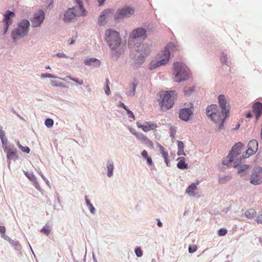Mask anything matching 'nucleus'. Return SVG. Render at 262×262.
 <instances>
[{"instance_id":"nucleus-5","label":"nucleus","mask_w":262,"mask_h":262,"mask_svg":"<svg viewBox=\"0 0 262 262\" xmlns=\"http://www.w3.org/2000/svg\"><path fill=\"white\" fill-rule=\"evenodd\" d=\"M30 27V21L26 19H21L18 21L11 32V37L14 42H16L19 39L28 35Z\"/></svg>"},{"instance_id":"nucleus-39","label":"nucleus","mask_w":262,"mask_h":262,"mask_svg":"<svg viewBox=\"0 0 262 262\" xmlns=\"http://www.w3.org/2000/svg\"><path fill=\"white\" fill-rule=\"evenodd\" d=\"M135 136L139 140L142 141L143 143L147 138V137H146L144 135L140 133L135 134Z\"/></svg>"},{"instance_id":"nucleus-31","label":"nucleus","mask_w":262,"mask_h":262,"mask_svg":"<svg viewBox=\"0 0 262 262\" xmlns=\"http://www.w3.org/2000/svg\"><path fill=\"white\" fill-rule=\"evenodd\" d=\"M52 227L48 224H46L41 229L40 232L43 233L46 235L48 236L50 231H51Z\"/></svg>"},{"instance_id":"nucleus-40","label":"nucleus","mask_w":262,"mask_h":262,"mask_svg":"<svg viewBox=\"0 0 262 262\" xmlns=\"http://www.w3.org/2000/svg\"><path fill=\"white\" fill-rule=\"evenodd\" d=\"M45 124L48 127H51L53 125L54 121L52 119L48 118L46 119Z\"/></svg>"},{"instance_id":"nucleus-27","label":"nucleus","mask_w":262,"mask_h":262,"mask_svg":"<svg viewBox=\"0 0 262 262\" xmlns=\"http://www.w3.org/2000/svg\"><path fill=\"white\" fill-rule=\"evenodd\" d=\"M164 50L168 51V53L170 55L171 53H173L178 51V48L174 43L169 42L166 45Z\"/></svg>"},{"instance_id":"nucleus-8","label":"nucleus","mask_w":262,"mask_h":262,"mask_svg":"<svg viewBox=\"0 0 262 262\" xmlns=\"http://www.w3.org/2000/svg\"><path fill=\"white\" fill-rule=\"evenodd\" d=\"M135 13V9L132 7L125 6L119 8L114 15V19L119 21L127 19L130 17Z\"/></svg>"},{"instance_id":"nucleus-58","label":"nucleus","mask_w":262,"mask_h":262,"mask_svg":"<svg viewBox=\"0 0 262 262\" xmlns=\"http://www.w3.org/2000/svg\"><path fill=\"white\" fill-rule=\"evenodd\" d=\"M141 155H142V156L144 158H145V159H146V158H148V157H149V156H148V153H147V152L145 150H143V151L142 152V153H141Z\"/></svg>"},{"instance_id":"nucleus-7","label":"nucleus","mask_w":262,"mask_h":262,"mask_svg":"<svg viewBox=\"0 0 262 262\" xmlns=\"http://www.w3.org/2000/svg\"><path fill=\"white\" fill-rule=\"evenodd\" d=\"M174 93V91L161 92L158 94L160 97L158 101L160 102V106L162 111H166L172 106L174 100L172 95Z\"/></svg>"},{"instance_id":"nucleus-23","label":"nucleus","mask_w":262,"mask_h":262,"mask_svg":"<svg viewBox=\"0 0 262 262\" xmlns=\"http://www.w3.org/2000/svg\"><path fill=\"white\" fill-rule=\"evenodd\" d=\"M253 112L255 115V118L257 120L262 115V104L259 102L255 103L253 105Z\"/></svg>"},{"instance_id":"nucleus-25","label":"nucleus","mask_w":262,"mask_h":262,"mask_svg":"<svg viewBox=\"0 0 262 262\" xmlns=\"http://www.w3.org/2000/svg\"><path fill=\"white\" fill-rule=\"evenodd\" d=\"M114 162L112 159H108L106 162L107 176L111 178L114 175Z\"/></svg>"},{"instance_id":"nucleus-38","label":"nucleus","mask_w":262,"mask_h":262,"mask_svg":"<svg viewBox=\"0 0 262 262\" xmlns=\"http://www.w3.org/2000/svg\"><path fill=\"white\" fill-rule=\"evenodd\" d=\"M67 78H68L69 79L73 81H74L75 82H76L77 84H78L79 85H82L83 84V81L82 80H79V79H76V78H74L73 77H72V76H67L66 77Z\"/></svg>"},{"instance_id":"nucleus-30","label":"nucleus","mask_w":262,"mask_h":262,"mask_svg":"<svg viewBox=\"0 0 262 262\" xmlns=\"http://www.w3.org/2000/svg\"><path fill=\"white\" fill-rule=\"evenodd\" d=\"M228 59V56L227 53H225V52H222L220 56V60L222 64L229 66Z\"/></svg>"},{"instance_id":"nucleus-52","label":"nucleus","mask_w":262,"mask_h":262,"mask_svg":"<svg viewBox=\"0 0 262 262\" xmlns=\"http://www.w3.org/2000/svg\"><path fill=\"white\" fill-rule=\"evenodd\" d=\"M88 207L90 210V212L92 214H94L96 212V209H95V207L93 206V205H92V204L88 206Z\"/></svg>"},{"instance_id":"nucleus-11","label":"nucleus","mask_w":262,"mask_h":262,"mask_svg":"<svg viewBox=\"0 0 262 262\" xmlns=\"http://www.w3.org/2000/svg\"><path fill=\"white\" fill-rule=\"evenodd\" d=\"M114 10L105 9L103 10L98 18V24L100 26H104L113 16Z\"/></svg>"},{"instance_id":"nucleus-43","label":"nucleus","mask_w":262,"mask_h":262,"mask_svg":"<svg viewBox=\"0 0 262 262\" xmlns=\"http://www.w3.org/2000/svg\"><path fill=\"white\" fill-rule=\"evenodd\" d=\"M42 78H57L58 77L50 73H44L41 75Z\"/></svg>"},{"instance_id":"nucleus-2","label":"nucleus","mask_w":262,"mask_h":262,"mask_svg":"<svg viewBox=\"0 0 262 262\" xmlns=\"http://www.w3.org/2000/svg\"><path fill=\"white\" fill-rule=\"evenodd\" d=\"M104 38L110 49L111 58L117 60L126 50L125 42L121 40L119 32L112 29L106 30Z\"/></svg>"},{"instance_id":"nucleus-51","label":"nucleus","mask_w":262,"mask_h":262,"mask_svg":"<svg viewBox=\"0 0 262 262\" xmlns=\"http://www.w3.org/2000/svg\"><path fill=\"white\" fill-rule=\"evenodd\" d=\"M250 154H251V151H248V152H247V150L243 153V155L242 156V157H240L239 158H242V160L243 159H246V158H249L250 156H252V155H250Z\"/></svg>"},{"instance_id":"nucleus-45","label":"nucleus","mask_w":262,"mask_h":262,"mask_svg":"<svg viewBox=\"0 0 262 262\" xmlns=\"http://www.w3.org/2000/svg\"><path fill=\"white\" fill-rule=\"evenodd\" d=\"M177 132V128L174 126H170V136L172 138H174V136L176 135Z\"/></svg>"},{"instance_id":"nucleus-21","label":"nucleus","mask_w":262,"mask_h":262,"mask_svg":"<svg viewBox=\"0 0 262 262\" xmlns=\"http://www.w3.org/2000/svg\"><path fill=\"white\" fill-rule=\"evenodd\" d=\"M243 147V144L241 142L236 143L232 148L231 150L229 152L231 156L235 158L237 157L241 152V148Z\"/></svg>"},{"instance_id":"nucleus-4","label":"nucleus","mask_w":262,"mask_h":262,"mask_svg":"<svg viewBox=\"0 0 262 262\" xmlns=\"http://www.w3.org/2000/svg\"><path fill=\"white\" fill-rule=\"evenodd\" d=\"M173 80L181 82L188 80L190 77V71L187 66L181 62H174L173 64Z\"/></svg>"},{"instance_id":"nucleus-1","label":"nucleus","mask_w":262,"mask_h":262,"mask_svg":"<svg viewBox=\"0 0 262 262\" xmlns=\"http://www.w3.org/2000/svg\"><path fill=\"white\" fill-rule=\"evenodd\" d=\"M218 101L221 111L216 104H211L206 108V115L215 124L219 125V129H221L223 127L224 122L228 116L230 107L227 104L225 96L220 95L218 97Z\"/></svg>"},{"instance_id":"nucleus-53","label":"nucleus","mask_w":262,"mask_h":262,"mask_svg":"<svg viewBox=\"0 0 262 262\" xmlns=\"http://www.w3.org/2000/svg\"><path fill=\"white\" fill-rule=\"evenodd\" d=\"M126 111L127 112L128 117L129 118H133L134 119H135V116H134L133 113L131 111H130L128 108H127V110H126Z\"/></svg>"},{"instance_id":"nucleus-55","label":"nucleus","mask_w":262,"mask_h":262,"mask_svg":"<svg viewBox=\"0 0 262 262\" xmlns=\"http://www.w3.org/2000/svg\"><path fill=\"white\" fill-rule=\"evenodd\" d=\"M178 149H184V143L182 141H178Z\"/></svg>"},{"instance_id":"nucleus-56","label":"nucleus","mask_w":262,"mask_h":262,"mask_svg":"<svg viewBox=\"0 0 262 262\" xmlns=\"http://www.w3.org/2000/svg\"><path fill=\"white\" fill-rule=\"evenodd\" d=\"M5 137V133L4 130H3L2 127L0 126V139L4 138Z\"/></svg>"},{"instance_id":"nucleus-49","label":"nucleus","mask_w":262,"mask_h":262,"mask_svg":"<svg viewBox=\"0 0 262 262\" xmlns=\"http://www.w3.org/2000/svg\"><path fill=\"white\" fill-rule=\"evenodd\" d=\"M256 222L258 224H262V210L259 212L258 215L256 218Z\"/></svg>"},{"instance_id":"nucleus-10","label":"nucleus","mask_w":262,"mask_h":262,"mask_svg":"<svg viewBox=\"0 0 262 262\" xmlns=\"http://www.w3.org/2000/svg\"><path fill=\"white\" fill-rule=\"evenodd\" d=\"M170 55L168 52L163 50L159 54V59L154 63H151L153 68L166 65L169 60Z\"/></svg>"},{"instance_id":"nucleus-54","label":"nucleus","mask_w":262,"mask_h":262,"mask_svg":"<svg viewBox=\"0 0 262 262\" xmlns=\"http://www.w3.org/2000/svg\"><path fill=\"white\" fill-rule=\"evenodd\" d=\"M33 185L34 186V187H35L36 189H37V190H41V188L39 186V183H38L37 180H36L35 181H34L33 182Z\"/></svg>"},{"instance_id":"nucleus-22","label":"nucleus","mask_w":262,"mask_h":262,"mask_svg":"<svg viewBox=\"0 0 262 262\" xmlns=\"http://www.w3.org/2000/svg\"><path fill=\"white\" fill-rule=\"evenodd\" d=\"M84 63L86 66L93 67H99L101 65V61L96 58L91 57L86 58L84 61Z\"/></svg>"},{"instance_id":"nucleus-62","label":"nucleus","mask_w":262,"mask_h":262,"mask_svg":"<svg viewBox=\"0 0 262 262\" xmlns=\"http://www.w3.org/2000/svg\"><path fill=\"white\" fill-rule=\"evenodd\" d=\"M1 236L2 238L8 241L9 242H10V241L11 240V239L9 236H6L5 234H2Z\"/></svg>"},{"instance_id":"nucleus-47","label":"nucleus","mask_w":262,"mask_h":262,"mask_svg":"<svg viewBox=\"0 0 262 262\" xmlns=\"http://www.w3.org/2000/svg\"><path fill=\"white\" fill-rule=\"evenodd\" d=\"M227 233V231L225 228H222L218 230V234L220 236H224Z\"/></svg>"},{"instance_id":"nucleus-32","label":"nucleus","mask_w":262,"mask_h":262,"mask_svg":"<svg viewBox=\"0 0 262 262\" xmlns=\"http://www.w3.org/2000/svg\"><path fill=\"white\" fill-rule=\"evenodd\" d=\"M255 213L256 211L254 209H250L245 212V215L249 219H253L255 216Z\"/></svg>"},{"instance_id":"nucleus-19","label":"nucleus","mask_w":262,"mask_h":262,"mask_svg":"<svg viewBox=\"0 0 262 262\" xmlns=\"http://www.w3.org/2000/svg\"><path fill=\"white\" fill-rule=\"evenodd\" d=\"M137 126L139 128L142 129L145 132H147L150 130H154L157 127L156 123L152 122H145L143 124L137 122Z\"/></svg>"},{"instance_id":"nucleus-9","label":"nucleus","mask_w":262,"mask_h":262,"mask_svg":"<svg viewBox=\"0 0 262 262\" xmlns=\"http://www.w3.org/2000/svg\"><path fill=\"white\" fill-rule=\"evenodd\" d=\"M250 182L254 185H258L262 183V168L260 167L253 169L250 179Z\"/></svg>"},{"instance_id":"nucleus-3","label":"nucleus","mask_w":262,"mask_h":262,"mask_svg":"<svg viewBox=\"0 0 262 262\" xmlns=\"http://www.w3.org/2000/svg\"><path fill=\"white\" fill-rule=\"evenodd\" d=\"M75 2L77 5L68 8L64 12L63 20L65 23H72L77 17L84 16L86 14L82 2L80 0H75Z\"/></svg>"},{"instance_id":"nucleus-57","label":"nucleus","mask_w":262,"mask_h":262,"mask_svg":"<svg viewBox=\"0 0 262 262\" xmlns=\"http://www.w3.org/2000/svg\"><path fill=\"white\" fill-rule=\"evenodd\" d=\"M105 93L108 96L111 94V91L110 89V86L108 85H105L104 88Z\"/></svg>"},{"instance_id":"nucleus-28","label":"nucleus","mask_w":262,"mask_h":262,"mask_svg":"<svg viewBox=\"0 0 262 262\" xmlns=\"http://www.w3.org/2000/svg\"><path fill=\"white\" fill-rule=\"evenodd\" d=\"M179 161L177 166L179 169H186L188 168V164L185 162V158L184 157H179L177 159Z\"/></svg>"},{"instance_id":"nucleus-41","label":"nucleus","mask_w":262,"mask_h":262,"mask_svg":"<svg viewBox=\"0 0 262 262\" xmlns=\"http://www.w3.org/2000/svg\"><path fill=\"white\" fill-rule=\"evenodd\" d=\"M135 252L136 256L138 257H140L143 255V252L140 247H136L135 249Z\"/></svg>"},{"instance_id":"nucleus-64","label":"nucleus","mask_w":262,"mask_h":262,"mask_svg":"<svg viewBox=\"0 0 262 262\" xmlns=\"http://www.w3.org/2000/svg\"><path fill=\"white\" fill-rule=\"evenodd\" d=\"M119 106L122 107L125 111L127 110V109L128 108L127 106H126L123 102H122L121 101L119 103Z\"/></svg>"},{"instance_id":"nucleus-14","label":"nucleus","mask_w":262,"mask_h":262,"mask_svg":"<svg viewBox=\"0 0 262 262\" xmlns=\"http://www.w3.org/2000/svg\"><path fill=\"white\" fill-rule=\"evenodd\" d=\"M199 182L197 181L195 182L191 183L186 189V193L189 196L199 198L201 196L198 192H197V186L199 184Z\"/></svg>"},{"instance_id":"nucleus-13","label":"nucleus","mask_w":262,"mask_h":262,"mask_svg":"<svg viewBox=\"0 0 262 262\" xmlns=\"http://www.w3.org/2000/svg\"><path fill=\"white\" fill-rule=\"evenodd\" d=\"M7 153V158L8 167H10L11 161L16 160L18 159V156L16 154V149L14 148V145H9V148L4 150Z\"/></svg>"},{"instance_id":"nucleus-24","label":"nucleus","mask_w":262,"mask_h":262,"mask_svg":"<svg viewBox=\"0 0 262 262\" xmlns=\"http://www.w3.org/2000/svg\"><path fill=\"white\" fill-rule=\"evenodd\" d=\"M258 149V142L256 140H251L248 144V149H247V152L248 151H251L250 155H253L255 154Z\"/></svg>"},{"instance_id":"nucleus-20","label":"nucleus","mask_w":262,"mask_h":262,"mask_svg":"<svg viewBox=\"0 0 262 262\" xmlns=\"http://www.w3.org/2000/svg\"><path fill=\"white\" fill-rule=\"evenodd\" d=\"M137 83L135 80L129 83L128 87L125 89V94L128 97H133L135 94Z\"/></svg>"},{"instance_id":"nucleus-17","label":"nucleus","mask_w":262,"mask_h":262,"mask_svg":"<svg viewBox=\"0 0 262 262\" xmlns=\"http://www.w3.org/2000/svg\"><path fill=\"white\" fill-rule=\"evenodd\" d=\"M192 114V110L189 108L180 109L179 113L180 118L185 121H188Z\"/></svg>"},{"instance_id":"nucleus-59","label":"nucleus","mask_w":262,"mask_h":262,"mask_svg":"<svg viewBox=\"0 0 262 262\" xmlns=\"http://www.w3.org/2000/svg\"><path fill=\"white\" fill-rule=\"evenodd\" d=\"M147 160V164L151 166L152 164V161L151 158L150 157H148V158L145 159Z\"/></svg>"},{"instance_id":"nucleus-60","label":"nucleus","mask_w":262,"mask_h":262,"mask_svg":"<svg viewBox=\"0 0 262 262\" xmlns=\"http://www.w3.org/2000/svg\"><path fill=\"white\" fill-rule=\"evenodd\" d=\"M158 146L159 148V150L161 154H162L163 152H164V148L163 146H162L161 144L159 143H157Z\"/></svg>"},{"instance_id":"nucleus-63","label":"nucleus","mask_w":262,"mask_h":262,"mask_svg":"<svg viewBox=\"0 0 262 262\" xmlns=\"http://www.w3.org/2000/svg\"><path fill=\"white\" fill-rule=\"evenodd\" d=\"M177 154L178 156H181V155L185 156L186 155V154H185V152L184 151V149H178Z\"/></svg>"},{"instance_id":"nucleus-36","label":"nucleus","mask_w":262,"mask_h":262,"mask_svg":"<svg viewBox=\"0 0 262 262\" xmlns=\"http://www.w3.org/2000/svg\"><path fill=\"white\" fill-rule=\"evenodd\" d=\"M25 175L32 182L37 180L36 177L33 173L25 172Z\"/></svg>"},{"instance_id":"nucleus-61","label":"nucleus","mask_w":262,"mask_h":262,"mask_svg":"<svg viewBox=\"0 0 262 262\" xmlns=\"http://www.w3.org/2000/svg\"><path fill=\"white\" fill-rule=\"evenodd\" d=\"M51 83L52 86H55V87H58L59 82H58V81H56L52 80V81H51Z\"/></svg>"},{"instance_id":"nucleus-48","label":"nucleus","mask_w":262,"mask_h":262,"mask_svg":"<svg viewBox=\"0 0 262 262\" xmlns=\"http://www.w3.org/2000/svg\"><path fill=\"white\" fill-rule=\"evenodd\" d=\"M19 148L21 149L22 151L27 154H29L30 151V149L28 146H23V145H21L20 146Z\"/></svg>"},{"instance_id":"nucleus-29","label":"nucleus","mask_w":262,"mask_h":262,"mask_svg":"<svg viewBox=\"0 0 262 262\" xmlns=\"http://www.w3.org/2000/svg\"><path fill=\"white\" fill-rule=\"evenodd\" d=\"M234 159L231 154H228L227 157L223 161V164L228 167L233 166Z\"/></svg>"},{"instance_id":"nucleus-12","label":"nucleus","mask_w":262,"mask_h":262,"mask_svg":"<svg viewBox=\"0 0 262 262\" xmlns=\"http://www.w3.org/2000/svg\"><path fill=\"white\" fill-rule=\"evenodd\" d=\"M45 19V13L43 11L39 10L34 14L33 17L31 19L32 27L36 28L40 26Z\"/></svg>"},{"instance_id":"nucleus-46","label":"nucleus","mask_w":262,"mask_h":262,"mask_svg":"<svg viewBox=\"0 0 262 262\" xmlns=\"http://www.w3.org/2000/svg\"><path fill=\"white\" fill-rule=\"evenodd\" d=\"M56 55L59 58H70L71 59H74L73 57H69L63 53L58 52L56 53Z\"/></svg>"},{"instance_id":"nucleus-6","label":"nucleus","mask_w":262,"mask_h":262,"mask_svg":"<svg viewBox=\"0 0 262 262\" xmlns=\"http://www.w3.org/2000/svg\"><path fill=\"white\" fill-rule=\"evenodd\" d=\"M154 27L153 25H149L144 28L140 27L134 29L129 34V42L132 43L138 40H144L147 37V32L153 31Z\"/></svg>"},{"instance_id":"nucleus-44","label":"nucleus","mask_w":262,"mask_h":262,"mask_svg":"<svg viewBox=\"0 0 262 262\" xmlns=\"http://www.w3.org/2000/svg\"><path fill=\"white\" fill-rule=\"evenodd\" d=\"M3 147L4 150H6L7 148H9V145H7V140L6 138L1 139Z\"/></svg>"},{"instance_id":"nucleus-15","label":"nucleus","mask_w":262,"mask_h":262,"mask_svg":"<svg viewBox=\"0 0 262 262\" xmlns=\"http://www.w3.org/2000/svg\"><path fill=\"white\" fill-rule=\"evenodd\" d=\"M4 16L3 21L5 25L4 33L6 34L8 31L9 26L12 24V18L14 16V13L13 12L8 11L5 13Z\"/></svg>"},{"instance_id":"nucleus-35","label":"nucleus","mask_w":262,"mask_h":262,"mask_svg":"<svg viewBox=\"0 0 262 262\" xmlns=\"http://www.w3.org/2000/svg\"><path fill=\"white\" fill-rule=\"evenodd\" d=\"M231 179V177L229 176L220 177L219 179V182L221 184H225Z\"/></svg>"},{"instance_id":"nucleus-26","label":"nucleus","mask_w":262,"mask_h":262,"mask_svg":"<svg viewBox=\"0 0 262 262\" xmlns=\"http://www.w3.org/2000/svg\"><path fill=\"white\" fill-rule=\"evenodd\" d=\"M132 56H133V58L134 59V63L136 65L140 66L144 62L145 57L142 55H140V54L138 53V52L134 56H133L132 54Z\"/></svg>"},{"instance_id":"nucleus-33","label":"nucleus","mask_w":262,"mask_h":262,"mask_svg":"<svg viewBox=\"0 0 262 262\" xmlns=\"http://www.w3.org/2000/svg\"><path fill=\"white\" fill-rule=\"evenodd\" d=\"M9 243L15 250L17 251L20 250L21 246L19 244L18 242L11 239Z\"/></svg>"},{"instance_id":"nucleus-16","label":"nucleus","mask_w":262,"mask_h":262,"mask_svg":"<svg viewBox=\"0 0 262 262\" xmlns=\"http://www.w3.org/2000/svg\"><path fill=\"white\" fill-rule=\"evenodd\" d=\"M135 50L137 52L143 56H147L150 52V46L147 43H143L140 46L135 47Z\"/></svg>"},{"instance_id":"nucleus-18","label":"nucleus","mask_w":262,"mask_h":262,"mask_svg":"<svg viewBox=\"0 0 262 262\" xmlns=\"http://www.w3.org/2000/svg\"><path fill=\"white\" fill-rule=\"evenodd\" d=\"M242 158H239L237 159V160L234 162L233 163V167L238 168V173L240 174L241 176H244L245 174L246 170L248 169L249 168L248 165H241L242 164Z\"/></svg>"},{"instance_id":"nucleus-42","label":"nucleus","mask_w":262,"mask_h":262,"mask_svg":"<svg viewBox=\"0 0 262 262\" xmlns=\"http://www.w3.org/2000/svg\"><path fill=\"white\" fill-rule=\"evenodd\" d=\"M143 143L146 144L147 146L150 147L151 148H154L153 143L147 137L146 138V139L144 141Z\"/></svg>"},{"instance_id":"nucleus-37","label":"nucleus","mask_w":262,"mask_h":262,"mask_svg":"<svg viewBox=\"0 0 262 262\" xmlns=\"http://www.w3.org/2000/svg\"><path fill=\"white\" fill-rule=\"evenodd\" d=\"M161 155H162L165 162L167 166H170V163L169 161L168 160V154L167 151H165L164 152H163Z\"/></svg>"},{"instance_id":"nucleus-34","label":"nucleus","mask_w":262,"mask_h":262,"mask_svg":"<svg viewBox=\"0 0 262 262\" xmlns=\"http://www.w3.org/2000/svg\"><path fill=\"white\" fill-rule=\"evenodd\" d=\"M194 91V86L191 87H185L184 89V93L185 95L189 96Z\"/></svg>"},{"instance_id":"nucleus-50","label":"nucleus","mask_w":262,"mask_h":262,"mask_svg":"<svg viewBox=\"0 0 262 262\" xmlns=\"http://www.w3.org/2000/svg\"><path fill=\"white\" fill-rule=\"evenodd\" d=\"M197 250V247L195 245H193V246H190L188 248V251L190 253H193L195 252Z\"/></svg>"}]
</instances>
